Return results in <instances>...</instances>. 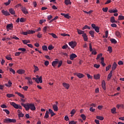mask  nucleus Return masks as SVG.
Here are the masks:
<instances>
[{"mask_svg":"<svg viewBox=\"0 0 124 124\" xmlns=\"http://www.w3.org/2000/svg\"><path fill=\"white\" fill-rule=\"evenodd\" d=\"M75 58H77V55L74 53H72L70 55V59L71 60V61H73Z\"/></svg>","mask_w":124,"mask_h":124,"instance_id":"nucleus-8","label":"nucleus"},{"mask_svg":"<svg viewBox=\"0 0 124 124\" xmlns=\"http://www.w3.org/2000/svg\"><path fill=\"white\" fill-rule=\"evenodd\" d=\"M116 108H113L111 109V112L112 114H117V112L116 111Z\"/></svg>","mask_w":124,"mask_h":124,"instance_id":"nucleus-29","label":"nucleus"},{"mask_svg":"<svg viewBox=\"0 0 124 124\" xmlns=\"http://www.w3.org/2000/svg\"><path fill=\"white\" fill-rule=\"evenodd\" d=\"M69 45L72 49H74V48H75L77 46V43H76V42L71 41L69 42Z\"/></svg>","mask_w":124,"mask_h":124,"instance_id":"nucleus-4","label":"nucleus"},{"mask_svg":"<svg viewBox=\"0 0 124 124\" xmlns=\"http://www.w3.org/2000/svg\"><path fill=\"white\" fill-rule=\"evenodd\" d=\"M110 41L111 43H113V44H116V43H117V41L115 39H111Z\"/></svg>","mask_w":124,"mask_h":124,"instance_id":"nucleus-38","label":"nucleus"},{"mask_svg":"<svg viewBox=\"0 0 124 124\" xmlns=\"http://www.w3.org/2000/svg\"><path fill=\"white\" fill-rule=\"evenodd\" d=\"M101 57H102V53H100V54H98L97 55V57L96 60H99V58H100Z\"/></svg>","mask_w":124,"mask_h":124,"instance_id":"nucleus-48","label":"nucleus"},{"mask_svg":"<svg viewBox=\"0 0 124 124\" xmlns=\"http://www.w3.org/2000/svg\"><path fill=\"white\" fill-rule=\"evenodd\" d=\"M96 119L100 120V121H103V120H104V118H103V117L99 116H96Z\"/></svg>","mask_w":124,"mask_h":124,"instance_id":"nucleus-33","label":"nucleus"},{"mask_svg":"<svg viewBox=\"0 0 124 124\" xmlns=\"http://www.w3.org/2000/svg\"><path fill=\"white\" fill-rule=\"evenodd\" d=\"M21 53H22L21 52H16L15 53V56H16V57H18V56H20V55H21Z\"/></svg>","mask_w":124,"mask_h":124,"instance_id":"nucleus-50","label":"nucleus"},{"mask_svg":"<svg viewBox=\"0 0 124 124\" xmlns=\"http://www.w3.org/2000/svg\"><path fill=\"white\" fill-rule=\"evenodd\" d=\"M28 107H29V110L31 109L32 111H34L36 108H35V106H34V104H28Z\"/></svg>","mask_w":124,"mask_h":124,"instance_id":"nucleus-5","label":"nucleus"},{"mask_svg":"<svg viewBox=\"0 0 124 124\" xmlns=\"http://www.w3.org/2000/svg\"><path fill=\"white\" fill-rule=\"evenodd\" d=\"M82 36L84 38V41H88V37L87 36V34L86 33L82 34Z\"/></svg>","mask_w":124,"mask_h":124,"instance_id":"nucleus-24","label":"nucleus"},{"mask_svg":"<svg viewBox=\"0 0 124 124\" xmlns=\"http://www.w3.org/2000/svg\"><path fill=\"white\" fill-rule=\"evenodd\" d=\"M17 73L18 74H20V75H22V74H25V70L23 69H19L17 71Z\"/></svg>","mask_w":124,"mask_h":124,"instance_id":"nucleus-12","label":"nucleus"},{"mask_svg":"<svg viewBox=\"0 0 124 124\" xmlns=\"http://www.w3.org/2000/svg\"><path fill=\"white\" fill-rule=\"evenodd\" d=\"M102 87L103 90H106V83L104 80L102 81Z\"/></svg>","mask_w":124,"mask_h":124,"instance_id":"nucleus-13","label":"nucleus"},{"mask_svg":"<svg viewBox=\"0 0 124 124\" xmlns=\"http://www.w3.org/2000/svg\"><path fill=\"white\" fill-rule=\"evenodd\" d=\"M112 74H113V71H111L109 74L108 76V80L109 81L110 79L112 78Z\"/></svg>","mask_w":124,"mask_h":124,"instance_id":"nucleus-16","label":"nucleus"},{"mask_svg":"<svg viewBox=\"0 0 124 124\" xmlns=\"http://www.w3.org/2000/svg\"><path fill=\"white\" fill-rule=\"evenodd\" d=\"M118 20H124V16H118Z\"/></svg>","mask_w":124,"mask_h":124,"instance_id":"nucleus-41","label":"nucleus"},{"mask_svg":"<svg viewBox=\"0 0 124 124\" xmlns=\"http://www.w3.org/2000/svg\"><path fill=\"white\" fill-rule=\"evenodd\" d=\"M10 104L12 106H13L14 108L16 109H22V106L20 105H18V104H16V103L13 102H10Z\"/></svg>","mask_w":124,"mask_h":124,"instance_id":"nucleus-1","label":"nucleus"},{"mask_svg":"<svg viewBox=\"0 0 124 124\" xmlns=\"http://www.w3.org/2000/svg\"><path fill=\"white\" fill-rule=\"evenodd\" d=\"M49 118V111H46L45 114V115L44 116L45 119H48Z\"/></svg>","mask_w":124,"mask_h":124,"instance_id":"nucleus-30","label":"nucleus"},{"mask_svg":"<svg viewBox=\"0 0 124 124\" xmlns=\"http://www.w3.org/2000/svg\"><path fill=\"white\" fill-rule=\"evenodd\" d=\"M22 34L24 35H28V34H29V31L26 32H22Z\"/></svg>","mask_w":124,"mask_h":124,"instance_id":"nucleus-60","label":"nucleus"},{"mask_svg":"<svg viewBox=\"0 0 124 124\" xmlns=\"http://www.w3.org/2000/svg\"><path fill=\"white\" fill-rule=\"evenodd\" d=\"M45 22H46V19H42L39 21V24L40 25H42V24H43V23H45Z\"/></svg>","mask_w":124,"mask_h":124,"instance_id":"nucleus-37","label":"nucleus"},{"mask_svg":"<svg viewBox=\"0 0 124 124\" xmlns=\"http://www.w3.org/2000/svg\"><path fill=\"white\" fill-rule=\"evenodd\" d=\"M28 84H30V85H32L33 82H32V80L30 79L29 80H28Z\"/></svg>","mask_w":124,"mask_h":124,"instance_id":"nucleus-63","label":"nucleus"},{"mask_svg":"<svg viewBox=\"0 0 124 124\" xmlns=\"http://www.w3.org/2000/svg\"><path fill=\"white\" fill-rule=\"evenodd\" d=\"M111 65H109L108 66L106 67V70L107 71H108V70H109V69H110V68H111Z\"/></svg>","mask_w":124,"mask_h":124,"instance_id":"nucleus-53","label":"nucleus"},{"mask_svg":"<svg viewBox=\"0 0 124 124\" xmlns=\"http://www.w3.org/2000/svg\"><path fill=\"white\" fill-rule=\"evenodd\" d=\"M15 93L16 94H17V95L20 96V97H21V98H25V96H24V95H23V94H21V93H20L18 92H15Z\"/></svg>","mask_w":124,"mask_h":124,"instance_id":"nucleus-15","label":"nucleus"},{"mask_svg":"<svg viewBox=\"0 0 124 124\" xmlns=\"http://www.w3.org/2000/svg\"><path fill=\"white\" fill-rule=\"evenodd\" d=\"M21 11L24 14L27 15L29 13V12H28V10H27V8L25 7H22L21 8Z\"/></svg>","mask_w":124,"mask_h":124,"instance_id":"nucleus-7","label":"nucleus"},{"mask_svg":"<svg viewBox=\"0 0 124 124\" xmlns=\"http://www.w3.org/2000/svg\"><path fill=\"white\" fill-rule=\"evenodd\" d=\"M35 31H32V30H29L28 31V33L29 34H32L33 33H35Z\"/></svg>","mask_w":124,"mask_h":124,"instance_id":"nucleus-36","label":"nucleus"},{"mask_svg":"<svg viewBox=\"0 0 124 124\" xmlns=\"http://www.w3.org/2000/svg\"><path fill=\"white\" fill-rule=\"evenodd\" d=\"M111 27L112 28H117V24L113 23L111 24Z\"/></svg>","mask_w":124,"mask_h":124,"instance_id":"nucleus-61","label":"nucleus"},{"mask_svg":"<svg viewBox=\"0 0 124 124\" xmlns=\"http://www.w3.org/2000/svg\"><path fill=\"white\" fill-rule=\"evenodd\" d=\"M6 96L7 97H8L9 98H10V97H14V96H15V95H14V94H13L7 93L6 94Z\"/></svg>","mask_w":124,"mask_h":124,"instance_id":"nucleus-28","label":"nucleus"},{"mask_svg":"<svg viewBox=\"0 0 124 124\" xmlns=\"http://www.w3.org/2000/svg\"><path fill=\"white\" fill-rule=\"evenodd\" d=\"M89 48L90 52H93V47H92V44H89Z\"/></svg>","mask_w":124,"mask_h":124,"instance_id":"nucleus-59","label":"nucleus"},{"mask_svg":"<svg viewBox=\"0 0 124 124\" xmlns=\"http://www.w3.org/2000/svg\"><path fill=\"white\" fill-rule=\"evenodd\" d=\"M9 11L10 12V13L11 14H12V15H15V11H14V10L12 8H11L9 10Z\"/></svg>","mask_w":124,"mask_h":124,"instance_id":"nucleus-21","label":"nucleus"},{"mask_svg":"<svg viewBox=\"0 0 124 124\" xmlns=\"http://www.w3.org/2000/svg\"><path fill=\"white\" fill-rule=\"evenodd\" d=\"M100 67V64H94V67H95V68H99Z\"/></svg>","mask_w":124,"mask_h":124,"instance_id":"nucleus-54","label":"nucleus"},{"mask_svg":"<svg viewBox=\"0 0 124 124\" xmlns=\"http://www.w3.org/2000/svg\"><path fill=\"white\" fill-rule=\"evenodd\" d=\"M102 10L104 12H107L108 11V7L103 8Z\"/></svg>","mask_w":124,"mask_h":124,"instance_id":"nucleus-52","label":"nucleus"},{"mask_svg":"<svg viewBox=\"0 0 124 124\" xmlns=\"http://www.w3.org/2000/svg\"><path fill=\"white\" fill-rule=\"evenodd\" d=\"M80 117L81 118H82L83 121H85L86 120V115L85 114H81L80 115Z\"/></svg>","mask_w":124,"mask_h":124,"instance_id":"nucleus-44","label":"nucleus"},{"mask_svg":"<svg viewBox=\"0 0 124 124\" xmlns=\"http://www.w3.org/2000/svg\"><path fill=\"white\" fill-rule=\"evenodd\" d=\"M77 31H78V34H85V31H83L82 30H80L79 29H77Z\"/></svg>","mask_w":124,"mask_h":124,"instance_id":"nucleus-19","label":"nucleus"},{"mask_svg":"<svg viewBox=\"0 0 124 124\" xmlns=\"http://www.w3.org/2000/svg\"><path fill=\"white\" fill-rule=\"evenodd\" d=\"M13 29V24L12 23L9 24L6 26V29L7 31H9V30Z\"/></svg>","mask_w":124,"mask_h":124,"instance_id":"nucleus-6","label":"nucleus"},{"mask_svg":"<svg viewBox=\"0 0 124 124\" xmlns=\"http://www.w3.org/2000/svg\"><path fill=\"white\" fill-rule=\"evenodd\" d=\"M94 78L96 80H98V79H100V75L97 74V75H94Z\"/></svg>","mask_w":124,"mask_h":124,"instance_id":"nucleus-26","label":"nucleus"},{"mask_svg":"<svg viewBox=\"0 0 124 124\" xmlns=\"http://www.w3.org/2000/svg\"><path fill=\"white\" fill-rule=\"evenodd\" d=\"M3 111H4V112H5L7 115H9V114H10V112H9V110H8V109H3Z\"/></svg>","mask_w":124,"mask_h":124,"instance_id":"nucleus-45","label":"nucleus"},{"mask_svg":"<svg viewBox=\"0 0 124 124\" xmlns=\"http://www.w3.org/2000/svg\"><path fill=\"white\" fill-rule=\"evenodd\" d=\"M21 104L22 106H23L25 108L26 111H29V104L26 105L23 103H21Z\"/></svg>","mask_w":124,"mask_h":124,"instance_id":"nucleus-10","label":"nucleus"},{"mask_svg":"<svg viewBox=\"0 0 124 124\" xmlns=\"http://www.w3.org/2000/svg\"><path fill=\"white\" fill-rule=\"evenodd\" d=\"M48 50H53V49H54V47H53V46L50 45L48 46Z\"/></svg>","mask_w":124,"mask_h":124,"instance_id":"nucleus-55","label":"nucleus"},{"mask_svg":"<svg viewBox=\"0 0 124 124\" xmlns=\"http://www.w3.org/2000/svg\"><path fill=\"white\" fill-rule=\"evenodd\" d=\"M1 12L4 15H5V16H9V15H10V14L7 11H4L3 10L1 11Z\"/></svg>","mask_w":124,"mask_h":124,"instance_id":"nucleus-9","label":"nucleus"},{"mask_svg":"<svg viewBox=\"0 0 124 124\" xmlns=\"http://www.w3.org/2000/svg\"><path fill=\"white\" fill-rule=\"evenodd\" d=\"M11 0H8V2H5L4 4L5 5H9V4H10V2H11Z\"/></svg>","mask_w":124,"mask_h":124,"instance_id":"nucleus-42","label":"nucleus"},{"mask_svg":"<svg viewBox=\"0 0 124 124\" xmlns=\"http://www.w3.org/2000/svg\"><path fill=\"white\" fill-rule=\"evenodd\" d=\"M22 89L24 91H27L28 89H29V87H28V86H24L23 87H22Z\"/></svg>","mask_w":124,"mask_h":124,"instance_id":"nucleus-62","label":"nucleus"},{"mask_svg":"<svg viewBox=\"0 0 124 124\" xmlns=\"http://www.w3.org/2000/svg\"><path fill=\"white\" fill-rule=\"evenodd\" d=\"M90 111L91 112H94V111H95V108H93V107H91L90 108Z\"/></svg>","mask_w":124,"mask_h":124,"instance_id":"nucleus-56","label":"nucleus"},{"mask_svg":"<svg viewBox=\"0 0 124 124\" xmlns=\"http://www.w3.org/2000/svg\"><path fill=\"white\" fill-rule=\"evenodd\" d=\"M108 52H109V53H112V47L111 46H108Z\"/></svg>","mask_w":124,"mask_h":124,"instance_id":"nucleus-49","label":"nucleus"},{"mask_svg":"<svg viewBox=\"0 0 124 124\" xmlns=\"http://www.w3.org/2000/svg\"><path fill=\"white\" fill-rule=\"evenodd\" d=\"M108 33H109V32L108 31H106V35H105L106 38H107V37H108Z\"/></svg>","mask_w":124,"mask_h":124,"instance_id":"nucleus-64","label":"nucleus"},{"mask_svg":"<svg viewBox=\"0 0 124 124\" xmlns=\"http://www.w3.org/2000/svg\"><path fill=\"white\" fill-rule=\"evenodd\" d=\"M115 35L116 36H117V37H121V33H120L119 31H116L115 32Z\"/></svg>","mask_w":124,"mask_h":124,"instance_id":"nucleus-34","label":"nucleus"},{"mask_svg":"<svg viewBox=\"0 0 124 124\" xmlns=\"http://www.w3.org/2000/svg\"><path fill=\"white\" fill-rule=\"evenodd\" d=\"M62 61H58V67L60 68L61 67V66H62Z\"/></svg>","mask_w":124,"mask_h":124,"instance_id":"nucleus-39","label":"nucleus"},{"mask_svg":"<svg viewBox=\"0 0 124 124\" xmlns=\"http://www.w3.org/2000/svg\"><path fill=\"white\" fill-rule=\"evenodd\" d=\"M77 124V122L74 121H72L69 123V124Z\"/></svg>","mask_w":124,"mask_h":124,"instance_id":"nucleus-58","label":"nucleus"},{"mask_svg":"<svg viewBox=\"0 0 124 124\" xmlns=\"http://www.w3.org/2000/svg\"><path fill=\"white\" fill-rule=\"evenodd\" d=\"M48 34H50V35H51L52 36V37H53V38H58V36H57V35H56V34L54 33H49Z\"/></svg>","mask_w":124,"mask_h":124,"instance_id":"nucleus-31","label":"nucleus"},{"mask_svg":"<svg viewBox=\"0 0 124 124\" xmlns=\"http://www.w3.org/2000/svg\"><path fill=\"white\" fill-rule=\"evenodd\" d=\"M75 75H76L78 78H83L84 77V75L81 73H76L75 74Z\"/></svg>","mask_w":124,"mask_h":124,"instance_id":"nucleus-14","label":"nucleus"},{"mask_svg":"<svg viewBox=\"0 0 124 124\" xmlns=\"http://www.w3.org/2000/svg\"><path fill=\"white\" fill-rule=\"evenodd\" d=\"M42 49H43V51H48V48L47 47V46H43Z\"/></svg>","mask_w":124,"mask_h":124,"instance_id":"nucleus-35","label":"nucleus"},{"mask_svg":"<svg viewBox=\"0 0 124 124\" xmlns=\"http://www.w3.org/2000/svg\"><path fill=\"white\" fill-rule=\"evenodd\" d=\"M26 21V19H25V18L21 17L20 19V23H24V22Z\"/></svg>","mask_w":124,"mask_h":124,"instance_id":"nucleus-47","label":"nucleus"},{"mask_svg":"<svg viewBox=\"0 0 124 124\" xmlns=\"http://www.w3.org/2000/svg\"><path fill=\"white\" fill-rule=\"evenodd\" d=\"M68 46L67 45V44H66L62 46V49H65L67 48H68Z\"/></svg>","mask_w":124,"mask_h":124,"instance_id":"nucleus-51","label":"nucleus"},{"mask_svg":"<svg viewBox=\"0 0 124 124\" xmlns=\"http://www.w3.org/2000/svg\"><path fill=\"white\" fill-rule=\"evenodd\" d=\"M18 51H22V52H26L27 50L25 48H19L18 49Z\"/></svg>","mask_w":124,"mask_h":124,"instance_id":"nucleus-40","label":"nucleus"},{"mask_svg":"<svg viewBox=\"0 0 124 124\" xmlns=\"http://www.w3.org/2000/svg\"><path fill=\"white\" fill-rule=\"evenodd\" d=\"M64 3L66 4V5H68L69 4H71V1H70V0H65Z\"/></svg>","mask_w":124,"mask_h":124,"instance_id":"nucleus-25","label":"nucleus"},{"mask_svg":"<svg viewBox=\"0 0 124 124\" xmlns=\"http://www.w3.org/2000/svg\"><path fill=\"white\" fill-rule=\"evenodd\" d=\"M110 22L111 23H118V22L115 20V17L114 16L110 18Z\"/></svg>","mask_w":124,"mask_h":124,"instance_id":"nucleus-22","label":"nucleus"},{"mask_svg":"<svg viewBox=\"0 0 124 124\" xmlns=\"http://www.w3.org/2000/svg\"><path fill=\"white\" fill-rule=\"evenodd\" d=\"M4 123H5L6 124H10V123H16V119L6 118L4 119Z\"/></svg>","mask_w":124,"mask_h":124,"instance_id":"nucleus-2","label":"nucleus"},{"mask_svg":"<svg viewBox=\"0 0 124 124\" xmlns=\"http://www.w3.org/2000/svg\"><path fill=\"white\" fill-rule=\"evenodd\" d=\"M89 34L92 36V37H94V31H89Z\"/></svg>","mask_w":124,"mask_h":124,"instance_id":"nucleus-27","label":"nucleus"},{"mask_svg":"<svg viewBox=\"0 0 124 124\" xmlns=\"http://www.w3.org/2000/svg\"><path fill=\"white\" fill-rule=\"evenodd\" d=\"M94 30L96 32H99V27L98 26H97Z\"/></svg>","mask_w":124,"mask_h":124,"instance_id":"nucleus-46","label":"nucleus"},{"mask_svg":"<svg viewBox=\"0 0 124 124\" xmlns=\"http://www.w3.org/2000/svg\"><path fill=\"white\" fill-rule=\"evenodd\" d=\"M34 72L35 73L36 72V71H38V70H39V69L38 68V67L35 65H34Z\"/></svg>","mask_w":124,"mask_h":124,"instance_id":"nucleus-43","label":"nucleus"},{"mask_svg":"<svg viewBox=\"0 0 124 124\" xmlns=\"http://www.w3.org/2000/svg\"><path fill=\"white\" fill-rule=\"evenodd\" d=\"M33 80H35V82L37 83V84H39V83H42V77H40L38 78H33Z\"/></svg>","mask_w":124,"mask_h":124,"instance_id":"nucleus-3","label":"nucleus"},{"mask_svg":"<svg viewBox=\"0 0 124 124\" xmlns=\"http://www.w3.org/2000/svg\"><path fill=\"white\" fill-rule=\"evenodd\" d=\"M56 61H53L52 62V66H53V67H55V66H57V64H58V63H59V60L56 59Z\"/></svg>","mask_w":124,"mask_h":124,"instance_id":"nucleus-11","label":"nucleus"},{"mask_svg":"<svg viewBox=\"0 0 124 124\" xmlns=\"http://www.w3.org/2000/svg\"><path fill=\"white\" fill-rule=\"evenodd\" d=\"M116 68H117V63H116V62H114L112 66V71L115 70Z\"/></svg>","mask_w":124,"mask_h":124,"instance_id":"nucleus-20","label":"nucleus"},{"mask_svg":"<svg viewBox=\"0 0 124 124\" xmlns=\"http://www.w3.org/2000/svg\"><path fill=\"white\" fill-rule=\"evenodd\" d=\"M61 15L62 16H64V17H65V18H67V19H69V18H70L69 15H68V14H63V13H61Z\"/></svg>","mask_w":124,"mask_h":124,"instance_id":"nucleus-23","label":"nucleus"},{"mask_svg":"<svg viewBox=\"0 0 124 124\" xmlns=\"http://www.w3.org/2000/svg\"><path fill=\"white\" fill-rule=\"evenodd\" d=\"M52 108L54 110V111H55L56 112H57V111L59 110L58 106L53 105H52Z\"/></svg>","mask_w":124,"mask_h":124,"instance_id":"nucleus-17","label":"nucleus"},{"mask_svg":"<svg viewBox=\"0 0 124 124\" xmlns=\"http://www.w3.org/2000/svg\"><path fill=\"white\" fill-rule=\"evenodd\" d=\"M22 42L24 44H26V45H28V43H31V41L30 40H23Z\"/></svg>","mask_w":124,"mask_h":124,"instance_id":"nucleus-32","label":"nucleus"},{"mask_svg":"<svg viewBox=\"0 0 124 124\" xmlns=\"http://www.w3.org/2000/svg\"><path fill=\"white\" fill-rule=\"evenodd\" d=\"M62 85L63 87L65 88L67 90H68V89H69V84L64 82L62 83Z\"/></svg>","mask_w":124,"mask_h":124,"instance_id":"nucleus-18","label":"nucleus"},{"mask_svg":"<svg viewBox=\"0 0 124 124\" xmlns=\"http://www.w3.org/2000/svg\"><path fill=\"white\" fill-rule=\"evenodd\" d=\"M37 37L39 38H41L42 37V34L40 32H38L37 34Z\"/></svg>","mask_w":124,"mask_h":124,"instance_id":"nucleus-57","label":"nucleus"}]
</instances>
